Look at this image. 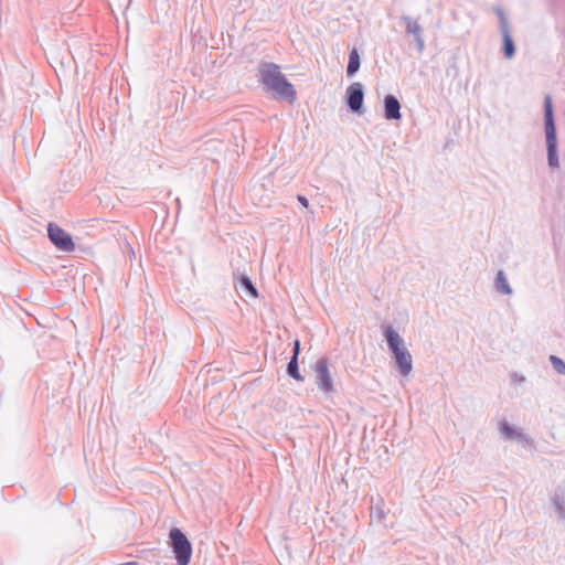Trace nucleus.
Listing matches in <instances>:
<instances>
[{
	"mask_svg": "<svg viewBox=\"0 0 565 565\" xmlns=\"http://www.w3.org/2000/svg\"><path fill=\"white\" fill-rule=\"evenodd\" d=\"M259 82L264 85L265 90H270L276 94L279 100L292 104L297 98V93L294 85L280 72V68L275 63H262L258 67Z\"/></svg>",
	"mask_w": 565,
	"mask_h": 565,
	"instance_id": "obj_1",
	"label": "nucleus"
},
{
	"mask_svg": "<svg viewBox=\"0 0 565 565\" xmlns=\"http://www.w3.org/2000/svg\"><path fill=\"white\" fill-rule=\"evenodd\" d=\"M382 331L387 347L394 355L399 374L402 376H408L413 371V359L405 345L404 339L391 324L382 326Z\"/></svg>",
	"mask_w": 565,
	"mask_h": 565,
	"instance_id": "obj_2",
	"label": "nucleus"
},
{
	"mask_svg": "<svg viewBox=\"0 0 565 565\" xmlns=\"http://www.w3.org/2000/svg\"><path fill=\"white\" fill-rule=\"evenodd\" d=\"M169 537L178 565H188L192 555V546L188 537L178 527L170 530Z\"/></svg>",
	"mask_w": 565,
	"mask_h": 565,
	"instance_id": "obj_3",
	"label": "nucleus"
},
{
	"mask_svg": "<svg viewBox=\"0 0 565 565\" xmlns=\"http://www.w3.org/2000/svg\"><path fill=\"white\" fill-rule=\"evenodd\" d=\"M315 383L319 391L326 396L332 395L335 392L334 381L329 369V363L326 358L317 360L313 365Z\"/></svg>",
	"mask_w": 565,
	"mask_h": 565,
	"instance_id": "obj_4",
	"label": "nucleus"
},
{
	"mask_svg": "<svg viewBox=\"0 0 565 565\" xmlns=\"http://www.w3.org/2000/svg\"><path fill=\"white\" fill-rule=\"evenodd\" d=\"M494 12L499 19V28L502 36V53L504 58L511 60L515 55V44L510 32V24L502 8L497 7Z\"/></svg>",
	"mask_w": 565,
	"mask_h": 565,
	"instance_id": "obj_5",
	"label": "nucleus"
},
{
	"mask_svg": "<svg viewBox=\"0 0 565 565\" xmlns=\"http://www.w3.org/2000/svg\"><path fill=\"white\" fill-rule=\"evenodd\" d=\"M47 236L52 244L61 252L68 253L75 249L72 236L56 223L51 222L47 224Z\"/></svg>",
	"mask_w": 565,
	"mask_h": 565,
	"instance_id": "obj_6",
	"label": "nucleus"
},
{
	"mask_svg": "<svg viewBox=\"0 0 565 565\" xmlns=\"http://www.w3.org/2000/svg\"><path fill=\"white\" fill-rule=\"evenodd\" d=\"M364 86L360 82L352 83L345 90V104L348 109L358 115L364 114Z\"/></svg>",
	"mask_w": 565,
	"mask_h": 565,
	"instance_id": "obj_7",
	"label": "nucleus"
},
{
	"mask_svg": "<svg viewBox=\"0 0 565 565\" xmlns=\"http://www.w3.org/2000/svg\"><path fill=\"white\" fill-rule=\"evenodd\" d=\"M544 128L545 141H557L556 126L554 119L551 95L544 97Z\"/></svg>",
	"mask_w": 565,
	"mask_h": 565,
	"instance_id": "obj_8",
	"label": "nucleus"
},
{
	"mask_svg": "<svg viewBox=\"0 0 565 565\" xmlns=\"http://www.w3.org/2000/svg\"><path fill=\"white\" fill-rule=\"evenodd\" d=\"M401 20L405 24L406 33L413 35L414 41L416 43V47H417L418 53H423V51L425 49V40H424V36H423V28L420 26V24L417 21H415L409 15L403 14L401 17Z\"/></svg>",
	"mask_w": 565,
	"mask_h": 565,
	"instance_id": "obj_9",
	"label": "nucleus"
},
{
	"mask_svg": "<svg viewBox=\"0 0 565 565\" xmlns=\"http://www.w3.org/2000/svg\"><path fill=\"white\" fill-rule=\"evenodd\" d=\"M499 430L505 439H514L522 444H530L531 439L518 427L503 420L499 424Z\"/></svg>",
	"mask_w": 565,
	"mask_h": 565,
	"instance_id": "obj_10",
	"label": "nucleus"
},
{
	"mask_svg": "<svg viewBox=\"0 0 565 565\" xmlns=\"http://www.w3.org/2000/svg\"><path fill=\"white\" fill-rule=\"evenodd\" d=\"M384 117L387 120H398L402 117L401 103L396 96L387 94L384 97Z\"/></svg>",
	"mask_w": 565,
	"mask_h": 565,
	"instance_id": "obj_11",
	"label": "nucleus"
},
{
	"mask_svg": "<svg viewBox=\"0 0 565 565\" xmlns=\"http://www.w3.org/2000/svg\"><path fill=\"white\" fill-rule=\"evenodd\" d=\"M494 290L499 295L504 296H511L513 294V289L509 284L508 277L504 273V270L499 269L497 271L495 278H494Z\"/></svg>",
	"mask_w": 565,
	"mask_h": 565,
	"instance_id": "obj_12",
	"label": "nucleus"
},
{
	"mask_svg": "<svg viewBox=\"0 0 565 565\" xmlns=\"http://www.w3.org/2000/svg\"><path fill=\"white\" fill-rule=\"evenodd\" d=\"M552 505L557 512L559 519L565 521V492L562 489L554 491L551 498Z\"/></svg>",
	"mask_w": 565,
	"mask_h": 565,
	"instance_id": "obj_13",
	"label": "nucleus"
},
{
	"mask_svg": "<svg viewBox=\"0 0 565 565\" xmlns=\"http://www.w3.org/2000/svg\"><path fill=\"white\" fill-rule=\"evenodd\" d=\"M361 66V57L359 51L354 47L349 53V62L347 65V75L349 77L354 76Z\"/></svg>",
	"mask_w": 565,
	"mask_h": 565,
	"instance_id": "obj_14",
	"label": "nucleus"
},
{
	"mask_svg": "<svg viewBox=\"0 0 565 565\" xmlns=\"http://www.w3.org/2000/svg\"><path fill=\"white\" fill-rule=\"evenodd\" d=\"M547 161L551 169L559 167L557 143H547Z\"/></svg>",
	"mask_w": 565,
	"mask_h": 565,
	"instance_id": "obj_15",
	"label": "nucleus"
},
{
	"mask_svg": "<svg viewBox=\"0 0 565 565\" xmlns=\"http://www.w3.org/2000/svg\"><path fill=\"white\" fill-rule=\"evenodd\" d=\"M287 373L290 377L295 379L296 381H303V376L299 372L298 360H296V356H291L287 365Z\"/></svg>",
	"mask_w": 565,
	"mask_h": 565,
	"instance_id": "obj_16",
	"label": "nucleus"
},
{
	"mask_svg": "<svg viewBox=\"0 0 565 565\" xmlns=\"http://www.w3.org/2000/svg\"><path fill=\"white\" fill-rule=\"evenodd\" d=\"M239 288L253 298H256L258 296L257 289L254 287L252 280L246 276H243L241 278Z\"/></svg>",
	"mask_w": 565,
	"mask_h": 565,
	"instance_id": "obj_17",
	"label": "nucleus"
},
{
	"mask_svg": "<svg viewBox=\"0 0 565 565\" xmlns=\"http://www.w3.org/2000/svg\"><path fill=\"white\" fill-rule=\"evenodd\" d=\"M550 361L556 373L565 375V362L561 358L551 355Z\"/></svg>",
	"mask_w": 565,
	"mask_h": 565,
	"instance_id": "obj_18",
	"label": "nucleus"
},
{
	"mask_svg": "<svg viewBox=\"0 0 565 565\" xmlns=\"http://www.w3.org/2000/svg\"><path fill=\"white\" fill-rule=\"evenodd\" d=\"M511 381L514 383V384H522L525 382V376L522 375V374H519L518 372H513L511 374Z\"/></svg>",
	"mask_w": 565,
	"mask_h": 565,
	"instance_id": "obj_19",
	"label": "nucleus"
},
{
	"mask_svg": "<svg viewBox=\"0 0 565 565\" xmlns=\"http://www.w3.org/2000/svg\"><path fill=\"white\" fill-rule=\"evenodd\" d=\"M297 200H298V202H299L303 207H306V209H308V207H309V201H308V199H307L306 196H303V195H298V196H297Z\"/></svg>",
	"mask_w": 565,
	"mask_h": 565,
	"instance_id": "obj_20",
	"label": "nucleus"
},
{
	"mask_svg": "<svg viewBox=\"0 0 565 565\" xmlns=\"http://www.w3.org/2000/svg\"><path fill=\"white\" fill-rule=\"evenodd\" d=\"M299 352H300V342L298 340H296L295 344H294V352H292V356H296V360H298Z\"/></svg>",
	"mask_w": 565,
	"mask_h": 565,
	"instance_id": "obj_21",
	"label": "nucleus"
},
{
	"mask_svg": "<svg viewBox=\"0 0 565 565\" xmlns=\"http://www.w3.org/2000/svg\"><path fill=\"white\" fill-rule=\"evenodd\" d=\"M119 565H139V563L135 562V561H130V562L121 563Z\"/></svg>",
	"mask_w": 565,
	"mask_h": 565,
	"instance_id": "obj_22",
	"label": "nucleus"
},
{
	"mask_svg": "<svg viewBox=\"0 0 565 565\" xmlns=\"http://www.w3.org/2000/svg\"><path fill=\"white\" fill-rule=\"evenodd\" d=\"M376 515L379 516L380 520H382L384 518V514H383L382 510H379L376 512Z\"/></svg>",
	"mask_w": 565,
	"mask_h": 565,
	"instance_id": "obj_23",
	"label": "nucleus"
},
{
	"mask_svg": "<svg viewBox=\"0 0 565 565\" xmlns=\"http://www.w3.org/2000/svg\"><path fill=\"white\" fill-rule=\"evenodd\" d=\"M376 515L379 516L380 520H382L384 518V514H383L382 510H379L376 512Z\"/></svg>",
	"mask_w": 565,
	"mask_h": 565,
	"instance_id": "obj_24",
	"label": "nucleus"
}]
</instances>
